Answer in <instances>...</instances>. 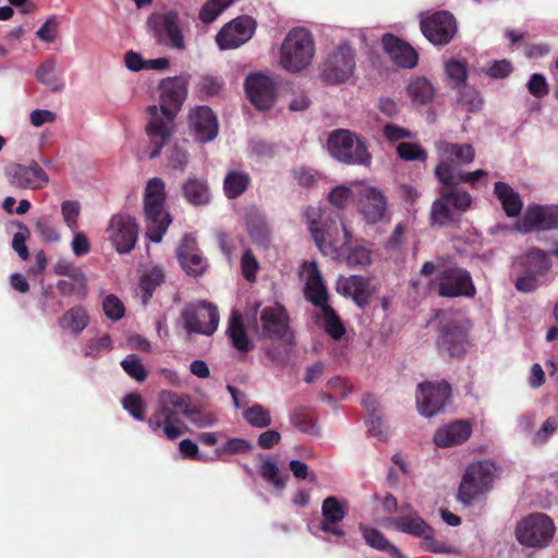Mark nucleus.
I'll return each instance as SVG.
<instances>
[{
	"label": "nucleus",
	"instance_id": "obj_1",
	"mask_svg": "<svg viewBox=\"0 0 558 558\" xmlns=\"http://www.w3.org/2000/svg\"><path fill=\"white\" fill-rule=\"evenodd\" d=\"M159 106L148 107L150 116L146 125L151 149L149 158L154 159L170 141L174 131V119L187 96V80L183 76L166 77L159 83Z\"/></svg>",
	"mask_w": 558,
	"mask_h": 558
},
{
	"label": "nucleus",
	"instance_id": "obj_2",
	"mask_svg": "<svg viewBox=\"0 0 558 558\" xmlns=\"http://www.w3.org/2000/svg\"><path fill=\"white\" fill-rule=\"evenodd\" d=\"M181 416L189 417L199 428L215 424L214 417L202 415L191 407L189 395L170 390L160 392L158 408L149 416L147 424L156 435L174 440L187 430Z\"/></svg>",
	"mask_w": 558,
	"mask_h": 558
},
{
	"label": "nucleus",
	"instance_id": "obj_3",
	"mask_svg": "<svg viewBox=\"0 0 558 558\" xmlns=\"http://www.w3.org/2000/svg\"><path fill=\"white\" fill-rule=\"evenodd\" d=\"M316 245L324 255L343 259L349 267H366L371 264V252L354 244L344 227L329 228L324 232L316 230Z\"/></svg>",
	"mask_w": 558,
	"mask_h": 558
},
{
	"label": "nucleus",
	"instance_id": "obj_4",
	"mask_svg": "<svg viewBox=\"0 0 558 558\" xmlns=\"http://www.w3.org/2000/svg\"><path fill=\"white\" fill-rule=\"evenodd\" d=\"M165 182L160 178H153L147 182L144 193L146 235L155 243L162 240L171 223V217L165 210Z\"/></svg>",
	"mask_w": 558,
	"mask_h": 558
},
{
	"label": "nucleus",
	"instance_id": "obj_5",
	"mask_svg": "<svg viewBox=\"0 0 558 558\" xmlns=\"http://www.w3.org/2000/svg\"><path fill=\"white\" fill-rule=\"evenodd\" d=\"M469 322L461 313L444 312L439 318L437 349L441 356L461 357L469 345Z\"/></svg>",
	"mask_w": 558,
	"mask_h": 558
},
{
	"label": "nucleus",
	"instance_id": "obj_6",
	"mask_svg": "<svg viewBox=\"0 0 558 558\" xmlns=\"http://www.w3.org/2000/svg\"><path fill=\"white\" fill-rule=\"evenodd\" d=\"M314 56L312 35L304 28L291 29L280 48V64L292 73L301 72L311 64Z\"/></svg>",
	"mask_w": 558,
	"mask_h": 558
},
{
	"label": "nucleus",
	"instance_id": "obj_7",
	"mask_svg": "<svg viewBox=\"0 0 558 558\" xmlns=\"http://www.w3.org/2000/svg\"><path fill=\"white\" fill-rule=\"evenodd\" d=\"M328 153L345 165L369 166L372 155L363 140L350 130L338 129L330 133L327 141Z\"/></svg>",
	"mask_w": 558,
	"mask_h": 558
},
{
	"label": "nucleus",
	"instance_id": "obj_8",
	"mask_svg": "<svg viewBox=\"0 0 558 558\" xmlns=\"http://www.w3.org/2000/svg\"><path fill=\"white\" fill-rule=\"evenodd\" d=\"M471 195L458 189L444 191L440 193L430 210L432 226H448L457 223L460 220L461 213L471 207Z\"/></svg>",
	"mask_w": 558,
	"mask_h": 558
},
{
	"label": "nucleus",
	"instance_id": "obj_9",
	"mask_svg": "<svg viewBox=\"0 0 558 558\" xmlns=\"http://www.w3.org/2000/svg\"><path fill=\"white\" fill-rule=\"evenodd\" d=\"M353 185H359L355 206L363 221L367 225L383 221L388 214V199L385 193L379 187L363 182H353Z\"/></svg>",
	"mask_w": 558,
	"mask_h": 558
},
{
	"label": "nucleus",
	"instance_id": "obj_10",
	"mask_svg": "<svg viewBox=\"0 0 558 558\" xmlns=\"http://www.w3.org/2000/svg\"><path fill=\"white\" fill-rule=\"evenodd\" d=\"M555 533L554 522L543 513L531 514L515 527L518 542L526 547H545Z\"/></svg>",
	"mask_w": 558,
	"mask_h": 558
},
{
	"label": "nucleus",
	"instance_id": "obj_11",
	"mask_svg": "<svg viewBox=\"0 0 558 558\" xmlns=\"http://www.w3.org/2000/svg\"><path fill=\"white\" fill-rule=\"evenodd\" d=\"M106 235L118 253H130L138 238V226L135 218L123 213L112 215L106 228Z\"/></svg>",
	"mask_w": 558,
	"mask_h": 558
},
{
	"label": "nucleus",
	"instance_id": "obj_12",
	"mask_svg": "<svg viewBox=\"0 0 558 558\" xmlns=\"http://www.w3.org/2000/svg\"><path fill=\"white\" fill-rule=\"evenodd\" d=\"M355 52L343 44L329 54L323 63L320 77L330 84L347 82L354 73Z\"/></svg>",
	"mask_w": 558,
	"mask_h": 558
},
{
	"label": "nucleus",
	"instance_id": "obj_13",
	"mask_svg": "<svg viewBox=\"0 0 558 558\" xmlns=\"http://www.w3.org/2000/svg\"><path fill=\"white\" fill-rule=\"evenodd\" d=\"M493 472L490 465L478 462L471 464L462 478L459 487L458 498L465 505H470L474 499L487 492L493 483Z\"/></svg>",
	"mask_w": 558,
	"mask_h": 558
},
{
	"label": "nucleus",
	"instance_id": "obj_14",
	"mask_svg": "<svg viewBox=\"0 0 558 558\" xmlns=\"http://www.w3.org/2000/svg\"><path fill=\"white\" fill-rule=\"evenodd\" d=\"M450 393L451 387L445 380L421 383L416 392L417 411L423 416H434L445 408Z\"/></svg>",
	"mask_w": 558,
	"mask_h": 558
},
{
	"label": "nucleus",
	"instance_id": "obj_15",
	"mask_svg": "<svg viewBox=\"0 0 558 558\" xmlns=\"http://www.w3.org/2000/svg\"><path fill=\"white\" fill-rule=\"evenodd\" d=\"M260 338L278 340L290 343L293 340V333L289 326V315L287 310L280 305L266 306L260 312Z\"/></svg>",
	"mask_w": 558,
	"mask_h": 558
},
{
	"label": "nucleus",
	"instance_id": "obj_16",
	"mask_svg": "<svg viewBox=\"0 0 558 558\" xmlns=\"http://www.w3.org/2000/svg\"><path fill=\"white\" fill-rule=\"evenodd\" d=\"M184 328L189 333L213 335L219 324L217 306L202 302L197 306H186L182 312Z\"/></svg>",
	"mask_w": 558,
	"mask_h": 558
},
{
	"label": "nucleus",
	"instance_id": "obj_17",
	"mask_svg": "<svg viewBox=\"0 0 558 558\" xmlns=\"http://www.w3.org/2000/svg\"><path fill=\"white\" fill-rule=\"evenodd\" d=\"M149 24L158 44L179 51L185 49L180 17L175 11H168L165 14L157 15L150 20Z\"/></svg>",
	"mask_w": 558,
	"mask_h": 558
},
{
	"label": "nucleus",
	"instance_id": "obj_18",
	"mask_svg": "<svg viewBox=\"0 0 558 558\" xmlns=\"http://www.w3.org/2000/svg\"><path fill=\"white\" fill-rule=\"evenodd\" d=\"M475 293L470 274L457 266L444 268L438 276V294L445 298L461 295L472 296Z\"/></svg>",
	"mask_w": 558,
	"mask_h": 558
},
{
	"label": "nucleus",
	"instance_id": "obj_19",
	"mask_svg": "<svg viewBox=\"0 0 558 558\" xmlns=\"http://www.w3.org/2000/svg\"><path fill=\"white\" fill-rule=\"evenodd\" d=\"M424 36L434 45H446L457 33V23L452 14L436 12L421 20Z\"/></svg>",
	"mask_w": 558,
	"mask_h": 558
},
{
	"label": "nucleus",
	"instance_id": "obj_20",
	"mask_svg": "<svg viewBox=\"0 0 558 558\" xmlns=\"http://www.w3.org/2000/svg\"><path fill=\"white\" fill-rule=\"evenodd\" d=\"M255 32L253 19L244 15L226 24L217 34L216 41L220 49H235L248 41Z\"/></svg>",
	"mask_w": 558,
	"mask_h": 558
},
{
	"label": "nucleus",
	"instance_id": "obj_21",
	"mask_svg": "<svg viewBox=\"0 0 558 558\" xmlns=\"http://www.w3.org/2000/svg\"><path fill=\"white\" fill-rule=\"evenodd\" d=\"M396 527L407 534L424 539V546L433 553H449L446 545L434 539L433 529L416 513L402 515L395 520Z\"/></svg>",
	"mask_w": 558,
	"mask_h": 558
},
{
	"label": "nucleus",
	"instance_id": "obj_22",
	"mask_svg": "<svg viewBox=\"0 0 558 558\" xmlns=\"http://www.w3.org/2000/svg\"><path fill=\"white\" fill-rule=\"evenodd\" d=\"M316 307L320 308L319 319L325 329V331L332 339H341L345 333V327L338 316V314L333 311V308L328 304V293L325 284L323 283L322 276L316 270Z\"/></svg>",
	"mask_w": 558,
	"mask_h": 558
},
{
	"label": "nucleus",
	"instance_id": "obj_23",
	"mask_svg": "<svg viewBox=\"0 0 558 558\" xmlns=\"http://www.w3.org/2000/svg\"><path fill=\"white\" fill-rule=\"evenodd\" d=\"M5 174L9 183L16 189H41L49 178L37 162L29 166L13 163L7 167Z\"/></svg>",
	"mask_w": 558,
	"mask_h": 558
},
{
	"label": "nucleus",
	"instance_id": "obj_24",
	"mask_svg": "<svg viewBox=\"0 0 558 558\" xmlns=\"http://www.w3.org/2000/svg\"><path fill=\"white\" fill-rule=\"evenodd\" d=\"M244 86L251 102L258 110H267L272 107L276 89L274 82L268 76L262 73L250 74Z\"/></svg>",
	"mask_w": 558,
	"mask_h": 558
},
{
	"label": "nucleus",
	"instance_id": "obj_25",
	"mask_svg": "<svg viewBox=\"0 0 558 558\" xmlns=\"http://www.w3.org/2000/svg\"><path fill=\"white\" fill-rule=\"evenodd\" d=\"M558 228V206L530 207L523 219L517 223L520 232L532 230H550Z\"/></svg>",
	"mask_w": 558,
	"mask_h": 558
},
{
	"label": "nucleus",
	"instance_id": "obj_26",
	"mask_svg": "<svg viewBox=\"0 0 558 558\" xmlns=\"http://www.w3.org/2000/svg\"><path fill=\"white\" fill-rule=\"evenodd\" d=\"M177 257L189 275L201 276L207 268L206 259L197 246L196 238L192 234H184L181 244L177 248Z\"/></svg>",
	"mask_w": 558,
	"mask_h": 558
},
{
	"label": "nucleus",
	"instance_id": "obj_27",
	"mask_svg": "<svg viewBox=\"0 0 558 558\" xmlns=\"http://www.w3.org/2000/svg\"><path fill=\"white\" fill-rule=\"evenodd\" d=\"M472 425L466 420H457L438 427L434 434V444L449 448L465 442L472 434Z\"/></svg>",
	"mask_w": 558,
	"mask_h": 558
},
{
	"label": "nucleus",
	"instance_id": "obj_28",
	"mask_svg": "<svg viewBox=\"0 0 558 558\" xmlns=\"http://www.w3.org/2000/svg\"><path fill=\"white\" fill-rule=\"evenodd\" d=\"M383 46L391 61L399 68L412 69L417 64L418 54L414 48L402 39L386 34Z\"/></svg>",
	"mask_w": 558,
	"mask_h": 558
},
{
	"label": "nucleus",
	"instance_id": "obj_29",
	"mask_svg": "<svg viewBox=\"0 0 558 558\" xmlns=\"http://www.w3.org/2000/svg\"><path fill=\"white\" fill-rule=\"evenodd\" d=\"M190 125L202 143L213 141L218 134V122L213 110L207 106L193 109L189 116Z\"/></svg>",
	"mask_w": 558,
	"mask_h": 558
},
{
	"label": "nucleus",
	"instance_id": "obj_30",
	"mask_svg": "<svg viewBox=\"0 0 558 558\" xmlns=\"http://www.w3.org/2000/svg\"><path fill=\"white\" fill-rule=\"evenodd\" d=\"M323 522L319 529L323 532L330 533L337 537L344 536V531L339 523L345 517V507L333 496L327 497L322 505Z\"/></svg>",
	"mask_w": 558,
	"mask_h": 558
},
{
	"label": "nucleus",
	"instance_id": "obj_31",
	"mask_svg": "<svg viewBox=\"0 0 558 558\" xmlns=\"http://www.w3.org/2000/svg\"><path fill=\"white\" fill-rule=\"evenodd\" d=\"M441 158L440 162L469 165L475 159V150L471 144H456L441 141L436 144Z\"/></svg>",
	"mask_w": 558,
	"mask_h": 558
},
{
	"label": "nucleus",
	"instance_id": "obj_32",
	"mask_svg": "<svg viewBox=\"0 0 558 558\" xmlns=\"http://www.w3.org/2000/svg\"><path fill=\"white\" fill-rule=\"evenodd\" d=\"M437 179L446 186L456 189L461 183H473L480 178L486 175L484 170L473 172H463L446 162H439L435 169Z\"/></svg>",
	"mask_w": 558,
	"mask_h": 558
},
{
	"label": "nucleus",
	"instance_id": "obj_33",
	"mask_svg": "<svg viewBox=\"0 0 558 558\" xmlns=\"http://www.w3.org/2000/svg\"><path fill=\"white\" fill-rule=\"evenodd\" d=\"M227 335L232 345L239 352L247 353L255 348L253 341L247 336L242 314L238 310H233L231 312L228 322Z\"/></svg>",
	"mask_w": 558,
	"mask_h": 558
},
{
	"label": "nucleus",
	"instance_id": "obj_34",
	"mask_svg": "<svg viewBox=\"0 0 558 558\" xmlns=\"http://www.w3.org/2000/svg\"><path fill=\"white\" fill-rule=\"evenodd\" d=\"M337 288L339 292L351 296L359 305L366 304L372 294L368 279L356 275L348 278H341Z\"/></svg>",
	"mask_w": 558,
	"mask_h": 558
},
{
	"label": "nucleus",
	"instance_id": "obj_35",
	"mask_svg": "<svg viewBox=\"0 0 558 558\" xmlns=\"http://www.w3.org/2000/svg\"><path fill=\"white\" fill-rule=\"evenodd\" d=\"M515 266L520 268L521 272H531L543 277L548 271L550 263L545 252L533 247L517 259Z\"/></svg>",
	"mask_w": 558,
	"mask_h": 558
},
{
	"label": "nucleus",
	"instance_id": "obj_36",
	"mask_svg": "<svg viewBox=\"0 0 558 558\" xmlns=\"http://www.w3.org/2000/svg\"><path fill=\"white\" fill-rule=\"evenodd\" d=\"M362 405L367 412V426L372 436L378 440H387V433L385 430H377V424L383 425L381 408L377 399L372 395H366L362 399Z\"/></svg>",
	"mask_w": 558,
	"mask_h": 558
},
{
	"label": "nucleus",
	"instance_id": "obj_37",
	"mask_svg": "<svg viewBox=\"0 0 558 558\" xmlns=\"http://www.w3.org/2000/svg\"><path fill=\"white\" fill-rule=\"evenodd\" d=\"M495 194L500 201L504 210L509 217H517L522 210V202L520 195L513 191L508 184L497 182L495 184Z\"/></svg>",
	"mask_w": 558,
	"mask_h": 558
},
{
	"label": "nucleus",
	"instance_id": "obj_38",
	"mask_svg": "<svg viewBox=\"0 0 558 558\" xmlns=\"http://www.w3.org/2000/svg\"><path fill=\"white\" fill-rule=\"evenodd\" d=\"M89 316L83 306L69 308L59 319L62 329H68L74 335H80L88 325Z\"/></svg>",
	"mask_w": 558,
	"mask_h": 558
},
{
	"label": "nucleus",
	"instance_id": "obj_39",
	"mask_svg": "<svg viewBox=\"0 0 558 558\" xmlns=\"http://www.w3.org/2000/svg\"><path fill=\"white\" fill-rule=\"evenodd\" d=\"M250 183L248 173L238 170L229 171L223 180L225 194L229 199L238 198L247 190Z\"/></svg>",
	"mask_w": 558,
	"mask_h": 558
},
{
	"label": "nucleus",
	"instance_id": "obj_40",
	"mask_svg": "<svg viewBox=\"0 0 558 558\" xmlns=\"http://www.w3.org/2000/svg\"><path fill=\"white\" fill-rule=\"evenodd\" d=\"M185 199L195 205H206L209 203V187L206 181L199 179H189L182 186Z\"/></svg>",
	"mask_w": 558,
	"mask_h": 558
},
{
	"label": "nucleus",
	"instance_id": "obj_41",
	"mask_svg": "<svg viewBox=\"0 0 558 558\" xmlns=\"http://www.w3.org/2000/svg\"><path fill=\"white\" fill-rule=\"evenodd\" d=\"M57 288L62 296L84 299L87 293V279L83 272H73L66 279L59 280Z\"/></svg>",
	"mask_w": 558,
	"mask_h": 558
},
{
	"label": "nucleus",
	"instance_id": "obj_42",
	"mask_svg": "<svg viewBox=\"0 0 558 558\" xmlns=\"http://www.w3.org/2000/svg\"><path fill=\"white\" fill-rule=\"evenodd\" d=\"M360 530L367 545L378 550L387 551L392 557L404 558L397 547L389 543L386 537L376 529L360 525Z\"/></svg>",
	"mask_w": 558,
	"mask_h": 558
},
{
	"label": "nucleus",
	"instance_id": "obj_43",
	"mask_svg": "<svg viewBox=\"0 0 558 558\" xmlns=\"http://www.w3.org/2000/svg\"><path fill=\"white\" fill-rule=\"evenodd\" d=\"M165 281V274L162 268L154 266L145 270L140 280V287L144 292L143 301H147L151 298L154 291Z\"/></svg>",
	"mask_w": 558,
	"mask_h": 558
},
{
	"label": "nucleus",
	"instance_id": "obj_44",
	"mask_svg": "<svg viewBox=\"0 0 558 558\" xmlns=\"http://www.w3.org/2000/svg\"><path fill=\"white\" fill-rule=\"evenodd\" d=\"M260 476L277 490H283L289 480V474L280 473L276 461L271 459L265 460L259 468Z\"/></svg>",
	"mask_w": 558,
	"mask_h": 558
},
{
	"label": "nucleus",
	"instance_id": "obj_45",
	"mask_svg": "<svg viewBox=\"0 0 558 558\" xmlns=\"http://www.w3.org/2000/svg\"><path fill=\"white\" fill-rule=\"evenodd\" d=\"M57 62L54 59H48L36 70V78L47 85L50 90L57 93L62 90L63 84L56 75Z\"/></svg>",
	"mask_w": 558,
	"mask_h": 558
},
{
	"label": "nucleus",
	"instance_id": "obj_46",
	"mask_svg": "<svg viewBox=\"0 0 558 558\" xmlns=\"http://www.w3.org/2000/svg\"><path fill=\"white\" fill-rule=\"evenodd\" d=\"M409 96L413 101L426 104L434 97V87L425 77H415L408 85Z\"/></svg>",
	"mask_w": 558,
	"mask_h": 558
},
{
	"label": "nucleus",
	"instance_id": "obj_47",
	"mask_svg": "<svg viewBox=\"0 0 558 558\" xmlns=\"http://www.w3.org/2000/svg\"><path fill=\"white\" fill-rule=\"evenodd\" d=\"M234 0H207L201 8L198 17L204 24L213 23Z\"/></svg>",
	"mask_w": 558,
	"mask_h": 558
},
{
	"label": "nucleus",
	"instance_id": "obj_48",
	"mask_svg": "<svg viewBox=\"0 0 558 558\" xmlns=\"http://www.w3.org/2000/svg\"><path fill=\"white\" fill-rule=\"evenodd\" d=\"M357 190L359 185H337L328 193V201L333 207L342 209L349 204L354 195L356 196Z\"/></svg>",
	"mask_w": 558,
	"mask_h": 558
},
{
	"label": "nucleus",
	"instance_id": "obj_49",
	"mask_svg": "<svg viewBox=\"0 0 558 558\" xmlns=\"http://www.w3.org/2000/svg\"><path fill=\"white\" fill-rule=\"evenodd\" d=\"M120 365L122 369L136 381L143 383L146 380L148 373L138 355H128L121 361Z\"/></svg>",
	"mask_w": 558,
	"mask_h": 558
},
{
	"label": "nucleus",
	"instance_id": "obj_50",
	"mask_svg": "<svg viewBox=\"0 0 558 558\" xmlns=\"http://www.w3.org/2000/svg\"><path fill=\"white\" fill-rule=\"evenodd\" d=\"M244 420L252 426L265 428L270 425V413L260 404H254L243 413Z\"/></svg>",
	"mask_w": 558,
	"mask_h": 558
},
{
	"label": "nucleus",
	"instance_id": "obj_51",
	"mask_svg": "<svg viewBox=\"0 0 558 558\" xmlns=\"http://www.w3.org/2000/svg\"><path fill=\"white\" fill-rule=\"evenodd\" d=\"M445 71L454 86L463 84L468 77V62L465 60L451 59L446 62Z\"/></svg>",
	"mask_w": 558,
	"mask_h": 558
},
{
	"label": "nucleus",
	"instance_id": "obj_52",
	"mask_svg": "<svg viewBox=\"0 0 558 558\" xmlns=\"http://www.w3.org/2000/svg\"><path fill=\"white\" fill-rule=\"evenodd\" d=\"M292 424L303 433H311L313 424V412L308 407H296L291 414Z\"/></svg>",
	"mask_w": 558,
	"mask_h": 558
},
{
	"label": "nucleus",
	"instance_id": "obj_53",
	"mask_svg": "<svg viewBox=\"0 0 558 558\" xmlns=\"http://www.w3.org/2000/svg\"><path fill=\"white\" fill-rule=\"evenodd\" d=\"M122 405L135 420L144 421L145 405L140 395L133 392L125 395Z\"/></svg>",
	"mask_w": 558,
	"mask_h": 558
},
{
	"label": "nucleus",
	"instance_id": "obj_54",
	"mask_svg": "<svg viewBox=\"0 0 558 558\" xmlns=\"http://www.w3.org/2000/svg\"><path fill=\"white\" fill-rule=\"evenodd\" d=\"M247 230L251 239L255 244L265 248L268 247L270 243V232L265 222H248Z\"/></svg>",
	"mask_w": 558,
	"mask_h": 558
},
{
	"label": "nucleus",
	"instance_id": "obj_55",
	"mask_svg": "<svg viewBox=\"0 0 558 558\" xmlns=\"http://www.w3.org/2000/svg\"><path fill=\"white\" fill-rule=\"evenodd\" d=\"M299 277L305 279L304 296L314 304V260H305L299 270Z\"/></svg>",
	"mask_w": 558,
	"mask_h": 558
},
{
	"label": "nucleus",
	"instance_id": "obj_56",
	"mask_svg": "<svg viewBox=\"0 0 558 558\" xmlns=\"http://www.w3.org/2000/svg\"><path fill=\"white\" fill-rule=\"evenodd\" d=\"M81 213V205L76 201H64L61 204V214L65 225L72 230L77 229V218Z\"/></svg>",
	"mask_w": 558,
	"mask_h": 558
},
{
	"label": "nucleus",
	"instance_id": "obj_57",
	"mask_svg": "<svg viewBox=\"0 0 558 558\" xmlns=\"http://www.w3.org/2000/svg\"><path fill=\"white\" fill-rule=\"evenodd\" d=\"M17 227L20 228V231L13 235L12 247L19 254L21 259L26 260L29 257V252L26 246V241L29 236V230L22 222H17Z\"/></svg>",
	"mask_w": 558,
	"mask_h": 558
},
{
	"label": "nucleus",
	"instance_id": "obj_58",
	"mask_svg": "<svg viewBox=\"0 0 558 558\" xmlns=\"http://www.w3.org/2000/svg\"><path fill=\"white\" fill-rule=\"evenodd\" d=\"M398 155L403 160H426V151L415 143H401L397 147Z\"/></svg>",
	"mask_w": 558,
	"mask_h": 558
},
{
	"label": "nucleus",
	"instance_id": "obj_59",
	"mask_svg": "<svg viewBox=\"0 0 558 558\" xmlns=\"http://www.w3.org/2000/svg\"><path fill=\"white\" fill-rule=\"evenodd\" d=\"M241 268L243 277L250 281L253 282L256 279L257 270L259 269V264L254 256L252 250L246 248L242 255L241 258Z\"/></svg>",
	"mask_w": 558,
	"mask_h": 558
},
{
	"label": "nucleus",
	"instance_id": "obj_60",
	"mask_svg": "<svg viewBox=\"0 0 558 558\" xmlns=\"http://www.w3.org/2000/svg\"><path fill=\"white\" fill-rule=\"evenodd\" d=\"M102 308L108 318L111 320H119L124 315L123 303L113 294H109L102 302Z\"/></svg>",
	"mask_w": 558,
	"mask_h": 558
},
{
	"label": "nucleus",
	"instance_id": "obj_61",
	"mask_svg": "<svg viewBox=\"0 0 558 558\" xmlns=\"http://www.w3.org/2000/svg\"><path fill=\"white\" fill-rule=\"evenodd\" d=\"M35 228L46 242H57L60 239L59 232L47 217L38 218L35 222Z\"/></svg>",
	"mask_w": 558,
	"mask_h": 558
},
{
	"label": "nucleus",
	"instance_id": "obj_62",
	"mask_svg": "<svg viewBox=\"0 0 558 558\" xmlns=\"http://www.w3.org/2000/svg\"><path fill=\"white\" fill-rule=\"evenodd\" d=\"M542 277L531 272H522L514 282L518 291L529 293L537 289L541 284Z\"/></svg>",
	"mask_w": 558,
	"mask_h": 558
},
{
	"label": "nucleus",
	"instance_id": "obj_63",
	"mask_svg": "<svg viewBox=\"0 0 558 558\" xmlns=\"http://www.w3.org/2000/svg\"><path fill=\"white\" fill-rule=\"evenodd\" d=\"M293 344V340L290 343L282 342L280 345H271L265 349L266 355L277 365H282L289 357L290 347Z\"/></svg>",
	"mask_w": 558,
	"mask_h": 558
},
{
	"label": "nucleus",
	"instance_id": "obj_64",
	"mask_svg": "<svg viewBox=\"0 0 558 558\" xmlns=\"http://www.w3.org/2000/svg\"><path fill=\"white\" fill-rule=\"evenodd\" d=\"M253 448L248 440L242 438H231L222 446L221 452L239 454L248 452Z\"/></svg>",
	"mask_w": 558,
	"mask_h": 558
}]
</instances>
